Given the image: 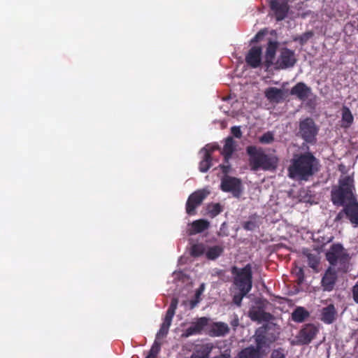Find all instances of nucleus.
I'll list each match as a JSON object with an SVG mask.
<instances>
[{
	"label": "nucleus",
	"instance_id": "1",
	"mask_svg": "<svg viewBox=\"0 0 358 358\" xmlns=\"http://www.w3.org/2000/svg\"><path fill=\"white\" fill-rule=\"evenodd\" d=\"M319 170V161L311 153L294 155L292 160V178L307 181Z\"/></svg>",
	"mask_w": 358,
	"mask_h": 358
},
{
	"label": "nucleus",
	"instance_id": "2",
	"mask_svg": "<svg viewBox=\"0 0 358 358\" xmlns=\"http://www.w3.org/2000/svg\"><path fill=\"white\" fill-rule=\"evenodd\" d=\"M246 152L252 171H274L277 168L278 158L266 154L262 148L250 145L246 148Z\"/></svg>",
	"mask_w": 358,
	"mask_h": 358
},
{
	"label": "nucleus",
	"instance_id": "3",
	"mask_svg": "<svg viewBox=\"0 0 358 358\" xmlns=\"http://www.w3.org/2000/svg\"><path fill=\"white\" fill-rule=\"evenodd\" d=\"M354 179L352 176H343L338 185L332 187L331 201L337 206H346L357 200L354 194Z\"/></svg>",
	"mask_w": 358,
	"mask_h": 358
},
{
	"label": "nucleus",
	"instance_id": "4",
	"mask_svg": "<svg viewBox=\"0 0 358 358\" xmlns=\"http://www.w3.org/2000/svg\"><path fill=\"white\" fill-rule=\"evenodd\" d=\"M326 257L330 266L335 267L338 271L343 273L348 271L350 256L341 244L332 245L326 253Z\"/></svg>",
	"mask_w": 358,
	"mask_h": 358
},
{
	"label": "nucleus",
	"instance_id": "5",
	"mask_svg": "<svg viewBox=\"0 0 358 358\" xmlns=\"http://www.w3.org/2000/svg\"><path fill=\"white\" fill-rule=\"evenodd\" d=\"M233 275V284L238 290L250 292L252 287V268L250 264L243 268L233 266L231 268Z\"/></svg>",
	"mask_w": 358,
	"mask_h": 358
},
{
	"label": "nucleus",
	"instance_id": "6",
	"mask_svg": "<svg viewBox=\"0 0 358 358\" xmlns=\"http://www.w3.org/2000/svg\"><path fill=\"white\" fill-rule=\"evenodd\" d=\"M220 189L224 192H229L234 197L239 199L243 194V187L240 178L224 176L221 179Z\"/></svg>",
	"mask_w": 358,
	"mask_h": 358
},
{
	"label": "nucleus",
	"instance_id": "7",
	"mask_svg": "<svg viewBox=\"0 0 358 358\" xmlns=\"http://www.w3.org/2000/svg\"><path fill=\"white\" fill-rule=\"evenodd\" d=\"M270 8L269 15L276 21H282L287 16L289 10V0H268Z\"/></svg>",
	"mask_w": 358,
	"mask_h": 358
},
{
	"label": "nucleus",
	"instance_id": "8",
	"mask_svg": "<svg viewBox=\"0 0 358 358\" xmlns=\"http://www.w3.org/2000/svg\"><path fill=\"white\" fill-rule=\"evenodd\" d=\"M210 194L208 189H198L192 193L186 202V213L189 215L196 214V208L199 206L203 201Z\"/></svg>",
	"mask_w": 358,
	"mask_h": 358
},
{
	"label": "nucleus",
	"instance_id": "9",
	"mask_svg": "<svg viewBox=\"0 0 358 358\" xmlns=\"http://www.w3.org/2000/svg\"><path fill=\"white\" fill-rule=\"evenodd\" d=\"M318 129L312 118L308 117L300 122L299 134L308 143H313Z\"/></svg>",
	"mask_w": 358,
	"mask_h": 358
},
{
	"label": "nucleus",
	"instance_id": "10",
	"mask_svg": "<svg viewBox=\"0 0 358 358\" xmlns=\"http://www.w3.org/2000/svg\"><path fill=\"white\" fill-rule=\"evenodd\" d=\"M178 301L176 298L171 300V304L166 310L163 322L161 324L160 329L158 331L156 338L157 339L166 337L169 333V327L171 325L173 317L175 315L177 308Z\"/></svg>",
	"mask_w": 358,
	"mask_h": 358
},
{
	"label": "nucleus",
	"instance_id": "11",
	"mask_svg": "<svg viewBox=\"0 0 358 358\" xmlns=\"http://www.w3.org/2000/svg\"><path fill=\"white\" fill-rule=\"evenodd\" d=\"M318 330L313 324H306L300 330L296 336V343L301 345H306L310 343L317 334Z\"/></svg>",
	"mask_w": 358,
	"mask_h": 358
},
{
	"label": "nucleus",
	"instance_id": "12",
	"mask_svg": "<svg viewBox=\"0 0 358 358\" xmlns=\"http://www.w3.org/2000/svg\"><path fill=\"white\" fill-rule=\"evenodd\" d=\"M262 49L260 46L252 47L245 56V62L251 68L256 69L262 64Z\"/></svg>",
	"mask_w": 358,
	"mask_h": 358
},
{
	"label": "nucleus",
	"instance_id": "13",
	"mask_svg": "<svg viewBox=\"0 0 358 358\" xmlns=\"http://www.w3.org/2000/svg\"><path fill=\"white\" fill-rule=\"evenodd\" d=\"M338 270L334 267L329 266L326 271L322 279V285L324 290L330 291L334 288L337 279L336 273Z\"/></svg>",
	"mask_w": 358,
	"mask_h": 358
},
{
	"label": "nucleus",
	"instance_id": "14",
	"mask_svg": "<svg viewBox=\"0 0 358 358\" xmlns=\"http://www.w3.org/2000/svg\"><path fill=\"white\" fill-rule=\"evenodd\" d=\"M302 254L307 258L309 266L315 271L317 272V266L320 261V252L317 250H311L308 248H304L302 250Z\"/></svg>",
	"mask_w": 358,
	"mask_h": 358
},
{
	"label": "nucleus",
	"instance_id": "15",
	"mask_svg": "<svg viewBox=\"0 0 358 358\" xmlns=\"http://www.w3.org/2000/svg\"><path fill=\"white\" fill-rule=\"evenodd\" d=\"M266 99L272 103H280L284 100L285 93L281 89L274 87H268L264 92Z\"/></svg>",
	"mask_w": 358,
	"mask_h": 358
},
{
	"label": "nucleus",
	"instance_id": "16",
	"mask_svg": "<svg viewBox=\"0 0 358 358\" xmlns=\"http://www.w3.org/2000/svg\"><path fill=\"white\" fill-rule=\"evenodd\" d=\"M208 322V318L205 317H200L186 329L185 333V336L187 337L192 335L200 334L204 327L207 326Z\"/></svg>",
	"mask_w": 358,
	"mask_h": 358
},
{
	"label": "nucleus",
	"instance_id": "17",
	"mask_svg": "<svg viewBox=\"0 0 358 358\" xmlns=\"http://www.w3.org/2000/svg\"><path fill=\"white\" fill-rule=\"evenodd\" d=\"M346 217L355 227L358 226V202L357 200L344 207Z\"/></svg>",
	"mask_w": 358,
	"mask_h": 358
},
{
	"label": "nucleus",
	"instance_id": "18",
	"mask_svg": "<svg viewBox=\"0 0 358 358\" xmlns=\"http://www.w3.org/2000/svg\"><path fill=\"white\" fill-rule=\"evenodd\" d=\"M311 94V89L303 83H299L292 87V94L296 95L301 101L306 100Z\"/></svg>",
	"mask_w": 358,
	"mask_h": 358
},
{
	"label": "nucleus",
	"instance_id": "19",
	"mask_svg": "<svg viewBox=\"0 0 358 358\" xmlns=\"http://www.w3.org/2000/svg\"><path fill=\"white\" fill-rule=\"evenodd\" d=\"M234 358H263V355L254 345H250L242 349Z\"/></svg>",
	"mask_w": 358,
	"mask_h": 358
},
{
	"label": "nucleus",
	"instance_id": "20",
	"mask_svg": "<svg viewBox=\"0 0 358 358\" xmlns=\"http://www.w3.org/2000/svg\"><path fill=\"white\" fill-rule=\"evenodd\" d=\"M277 48V42L271 41L268 42L265 55V66L266 68H269L273 65Z\"/></svg>",
	"mask_w": 358,
	"mask_h": 358
},
{
	"label": "nucleus",
	"instance_id": "21",
	"mask_svg": "<svg viewBox=\"0 0 358 358\" xmlns=\"http://www.w3.org/2000/svg\"><path fill=\"white\" fill-rule=\"evenodd\" d=\"M250 317L252 321H257L259 322H269L273 319V315L261 308H257L250 311Z\"/></svg>",
	"mask_w": 358,
	"mask_h": 358
},
{
	"label": "nucleus",
	"instance_id": "22",
	"mask_svg": "<svg viewBox=\"0 0 358 358\" xmlns=\"http://www.w3.org/2000/svg\"><path fill=\"white\" fill-rule=\"evenodd\" d=\"M235 150L234 141L231 136H229L225 139V143L221 152L224 156L225 162H228Z\"/></svg>",
	"mask_w": 358,
	"mask_h": 358
},
{
	"label": "nucleus",
	"instance_id": "23",
	"mask_svg": "<svg viewBox=\"0 0 358 358\" xmlns=\"http://www.w3.org/2000/svg\"><path fill=\"white\" fill-rule=\"evenodd\" d=\"M229 331L228 325L224 322H215L210 329V335L213 336H223Z\"/></svg>",
	"mask_w": 358,
	"mask_h": 358
},
{
	"label": "nucleus",
	"instance_id": "24",
	"mask_svg": "<svg viewBox=\"0 0 358 358\" xmlns=\"http://www.w3.org/2000/svg\"><path fill=\"white\" fill-rule=\"evenodd\" d=\"M310 316L309 312L303 307H296L292 312V320L296 322H303Z\"/></svg>",
	"mask_w": 358,
	"mask_h": 358
},
{
	"label": "nucleus",
	"instance_id": "25",
	"mask_svg": "<svg viewBox=\"0 0 358 358\" xmlns=\"http://www.w3.org/2000/svg\"><path fill=\"white\" fill-rule=\"evenodd\" d=\"M291 66V50H286L282 52L276 64V68L285 69Z\"/></svg>",
	"mask_w": 358,
	"mask_h": 358
},
{
	"label": "nucleus",
	"instance_id": "26",
	"mask_svg": "<svg viewBox=\"0 0 358 358\" xmlns=\"http://www.w3.org/2000/svg\"><path fill=\"white\" fill-rule=\"evenodd\" d=\"M335 308L333 305L328 306L323 308L322 313V320L327 324H331L335 319Z\"/></svg>",
	"mask_w": 358,
	"mask_h": 358
},
{
	"label": "nucleus",
	"instance_id": "27",
	"mask_svg": "<svg viewBox=\"0 0 358 358\" xmlns=\"http://www.w3.org/2000/svg\"><path fill=\"white\" fill-rule=\"evenodd\" d=\"M209 226L210 223L208 221L201 219L195 220L192 223V229L194 234H199L207 229Z\"/></svg>",
	"mask_w": 358,
	"mask_h": 358
},
{
	"label": "nucleus",
	"instance_id": "28",
	"mask_svg": "<svg viewBox=\"0 0 358 358\" xmlns=\"http://www.w3.org/2000/svg\"><path fill=\"white\" fill-rule=\"evenodd\" d=\"M223 248L220 245H214L210 247L206 252V256L207 259L210 260H215L219 257L223 252Z\"/></svg>",
	"mask_w": 358,
	"mask_h": 358
},
{
	"label": "nucleus",
	"instance_id": "29",
	"mask_svg": "<svg viewBox=\"0 0 358 358\" xmlns=\"http://www.w3.org/2000/svg\"><path fill=\"white\" fill-rule=\"evenodd\" d=\"M212 166V157L209 152L204 153L202 160L199 163V171L202 173L207 172Z\"/></svg>",
	"mask_w": 358,
	"mask_h": 358
},
{
	"label": "nucleus",
	"instance_id": "30",
	"mask_svg": "<svg viewBox=\"0 0 358 358\" xmlns=\"http://www.w3.org/2000/svg\"><path fill=\"white\" fill-rule=\"evenodd\" d=\"M242 227L246 231H254L259 228V223L256 217H250L248 220L242 223Z\"/></svg>",
	"mask_w": 358,
	"mask_h": 358
},
{
	"label": "nucleus",
	"instance_id": "31",
	"mask_svg": "<svg viewBox=\"0 0 358 358\" xmlns=\"http://www.w3.org/2000/svg\"><path fill=\"white\" fill-rule=\"evenodd\" d=\"M264 330L262 331L259 329L255 335V343L256 345L255 346V348L258 349L259 351H262V349L266 343V338L265 335L264 334Z\"/></svg>",
	"mask_w": 358,
	"mask_h": 358
},
{
	"label": "nucleus",
	"instance_id": "32",
	"mask_svg": "<svg viewBox=\"0 0 358 358\" xmlns=\"http://www.w3.org/2000/svg\"><path fill=\"white\" fill-rule=\"evenodd\" d=\"M207 211L210 217H215L222 211V208L219 203H210L207 206Z\"/></svg>",
	"mask_w": 358,
	"mask_h": 358
},
{
	"label": "nucleus",
	"instance_id": "33",
	"mask_svg": "<svg viewBox=\"0 0 358 358\" xmlns=\"http://www.w3.org/2000/svg\"><path fill=\"white\" fill-rule=\"evenodd\" d=\"M205 252V246L203 244H194L192 246L190 254L192 257H197Z\"/></svg>",
	"mask_w": 358,
	"mask_h": 358
},
{
	"label": "nucleus",
	"instance_id": "34",
	"mask_svg": "<svg viewBox=\"0 0 358 358\" xmlns=\"http://www.w3.org/2000/svg\"><path fill=\"white\" fill-rule=\"evenodd\" d=\"M342 120L347 122L348 124H350L353 121V116L351 111L345 106H343L342 108Z\"/></svg>",
	"mask_w": 358,
	"mask_h": 358
},
{
	"label": "nucleus",
	"instance_id": "35",
	"mask_svg": "<svg viewBox=\"0 0 358 358\" xmlns=\"http://www.w3.org/2000/svg\"><path fill=\"white\" fill-rule=\"evenodd\" d=\"M160 351V344L158 343L157 341H155L153 345L152 346L151 349L150 350V352L148 355L146 356L145 358H157L158 353Z\"/></svg>",
	"mask_w": 358,
	"mask_h": 358
},
{
	"label": "nucleus",
	"instance_id": "36",
	"mask_svg": "<svg viewBox=\"0 0 358 358\" xmlns=\"http://www.w3.org/2000/svg\"><path fill=\"white\" fill-rule=\"evenodd\" d=\"M259 142L263 144H269L274 141L273 134L270 132L264 133L259 139Z\"/></svg>",
	"mask_w": 358,
	"mask_h": 358
},
{
	"label": "nucleus",
	"instance_id": "37",
	"mask_svg": "<svg viewBox=\"0 0 358 358\" xmlns=\"http://www.w3.org/2000/svg\"><path fill=\"white\" fill-rule=\"evenodd\" d=\"M249 292H246L242 290H238V293L234 294L233 297V302L238 306H241L242 300Z\"/></svg>",
	"mask_w": 358,
	"mask_h": 358
},
{
	"label": "nucleus",
	"instance_id": "38",
	"mask_svg": "<svg viewBox=\"0 0 358 358\" xmlns=\"http://www.w3.org/2000/svg\"><path fill=\"white\" fill-rule=\"evenodd\" d=\"M313 36V33L312 31H307L299 37H295L294 41H299L300 43L303 45L306 43Z\"/></svg>",
	"mask_w": 358,
	"mask_h": 358
},
{
	"label": "nucleus",
	"instance_id": "39",
	"mask_svg": "<svg viewBox=\"0 0 358 358\" xmlns=\"http://www.w3.org/2000/svg\"><path fill=\"white\" fill-rule=\"evenodd\" d=\"M296 282L298 285L302 284L304 281V272L302 268H299V271L296 273Z\"/></svg>",
	"mask_w": 358,
	"mask_h": 358
},
{
	"label": "nucleus",
	"instance_id": "40",
	"mask_svg": "<svg viewBox=\"0 0 358 358\" xmlns=\"http://www.w3.org/2000/svg\"><path fill=\"white\" fill-rule=\"evenodd\" d=\"M217 150H220V147L218 145H207L205 148H203L201 151L204 153L209 152L210 156H211L212 153Z\"/></svg>",
	"mask_w": 358,
	"mask_h": 358
},
{
	"label": "nucleus",
	"instance_id": "41",
	"mask_svg": "<svg viewBox=\"0 0 358 358\" xmlns=\"http://www.w3.org/2000/svg\"><path fill=\"white\" fill-rule=\"evenodd\" d=\"M231 133L232 134V135L237 138H241V136H242V131L241 130V128L240 127H238V126H234L231 128Z\"/></svg>",
	"mask_w": 358,
	"mask_h": 358
},
{
	"label": "nucleus",
	"instance_id": "42",
	"mask_svg": "<svg viewBox=\"0 0 358 358\" xmlns=\"http://www.w3.org/2000/svg\"><path fill=\"white\" fill-rule=\"evenodd\" d=\"M205 289V285L202 283L200 287L196 290L194 298L201 300V295L203 294Z\"/></svg>",
	"mask_w": 358,
	"mask_h": 358
},
{
	"label": "nucleus",
	"instance_id": "43",
	"mask_svg": "<svg viewBox=\"0 0 358 358\" xmlns=\"http://www.w3.org/2000/svg\"><path fill=\"white\" fill-rule=\"evenodd\" d=\"M353 299L358 303V282L352 288Z\"/></svg>",
	"mask_w": 358,
	"mask_h": 358
},
{
	"label": "nucleus",
	"instance_id": "44",
	"mask_svg": "<svg viewBox=\"0 0 358 358\" xmlns=\"http://www.w3.org/2000/svg\"><path fill=\"white\" fill-rule=\"evenodd\" d=\"M220 167L224 174V176H229L228 173L230 172L231 166L230 165H220Z\"/></svg>",
	"mask_w": 358,
	"mask_h": 358
},
{
	"label": "nucleus",
	"instance_id": "45",
	"mask_svg": "<svg viewBox=\"0 0 358 358\" xmlns=\"http://www.w3.org/2000/svg\"><path fill=\"white\" fill-rule=\"evenodd\" d=\"M272 358H285L284 354L279 350H274L271 355Z\"/></svg>",
	"mask_w": 358,
	"mask_h": 358
},
{
	"label": "nucleus",
	"instance_id": "46",
	"mask_svg": "<svg viewBox=\"0 0 358 358\" xmlns=\"http://www.w3.org/2000/svg\"><path fill=\"white\" fill-rule=\"evenodd\" d=\"M264 35V33L262 31H259L252 39V42H258Z\"/></svg>",
	"mask_w": 358,
	"mask_h": 358
},
{
	"label": "nucleus",
	"instance_id": "47",
	"mask_svg": "<svg viewBox=\"0 0 358 358\" xmlns=\"http://www.w3.org/2000/svg\"><path fill=\"white\" fill-rule=\"evenodd\" d=\"M199 302H200V299H196L195 298L190 300L189 301V308L190 309L194 308Z\"/></svg>",
	"mask_w": 358,
	"mask_h": 358
},
{
	"label": "nucleus",
	"instance_id": "48",
	"mask_svg": "<svg viewBox=\"0 0 358 358\" xmlns=\"http://www.w3.org/2000/svg\"><path fill=\"white\" fill-rule=\"evenodd\" d=\"M344 215H345V211H344V208H343L341 212H339L338 213L337 216L336 217L335 220L336 221L341 220L343 217Z\"/></svg>",
	"mask_w": 358,
	"mask_h": 358
},
{
	"label": "nucleus",
	"instance_id": "49",
	"mask_svg": "<svg viewBox=\"0 0 358 358\" xmlns=\"http://www.w3.org/2000/svg\"><path fill=\"white\" fill-rule=\"evenodd\" d=\"M217 275L220 278L223 279L224 275H225V271L224 270H219L216 272Z\"/></svg>",
	"mask_w": 358,
	"mask_h": 358
},
{
	"label": "nucleus",
	"instance_id": "50",
	"mask_svg": "<svg viewBox=\"0 0 358 358\" xmlns=\"http://www.w3.org/2000/svg\"><path fill=\"white\" fill-rule=\"evenodd\" d=\"M287 176L289 178H291V165H289L287 167Z\"/></svg>",
	"mask_w": 358,
	"mask_h": 358
},
{
	"label": "nucleus",
	"instance_id": "51",
	"mask_svg": "<svg viewBox=\"0 0 358 358\" xmlns=\"http://www.w3.org/2000/svg\"><path fill=\"white\" fill-rule=\"evenodd\" d=\"M299 291H300V289L299 288H296L294 292L292 291V294H297L299 292Z\"/></svg>",
	"mask_w": 358,
	"mask_h": 358
},
{
	"label": "nucleus",
	"instance_id": "52",
	"mask_svg": "<svg viewBox=\"0 0 358 358\" xmlns=\"http://www.w3.org/2000/svg\"><path fill=\"white\" fill-rule=\"evenodd\" d=\"M294 62H295V60H294V59H292V66L294 65Z\"/></svg>",
	"mask_w": 358,
	"mask_h": 358
},
{
	"label": "nucleus",
	"instance_id": "53",
	"mask_svg": "<svg viewBox=\"0 0 358 358\" xmlns=\"http://www.w3.org/2000/svg\"><path fill=\"white\" fill-rule=\"evenodd\" d=\"M287 193L289 196H291V192H288Z\"/></svg>",
	"mask_w": 358,
	"mask_h": 358
},
{
	"label": "nucleus",
	"instance_id": "54",
	"mask_svg": "<svg viewBox=\"0 0 358 358\" xmlns=\"http://www.w3.org/2000/svg\"><path fill=\"white\" fill-rule=\"evenodd\" d=\"M357 343H358V341H357Z\"/></svg>",
	"mask_w": 358,
	"mask_h": 358
}]
</instances>
